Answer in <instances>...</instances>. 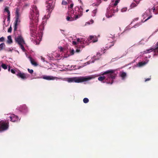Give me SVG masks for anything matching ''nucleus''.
<instances>
[{"label": "nucleus", "mask_w": 158, "mask_h": 158, "mask_svg": "<svg viewBox=\"0 0 158 158\" xmlns=\"http://www.w3.org/2000/svg\"><path fill=\"white\" fill-rule=\"evenodd\" d=\"M3 0H0V2H2Z\"/></svg>", "instance_id": "nucleus-59"}, {"label": "nucleus", "mask_w": 158, "mask_h": 158, "mask_svg": "<svg viewBox=\"0 0 158 158\" xmlns=\"http://www.w3.org/2000/svg\"><path fill=\"white\" fill-rule=\"evenodd\" d=\"M92 5L93 6H98L99 4L98 3V4L93 3V4Z\"/></svg>", "instance_id": "nucleus-43"}, {"label": "nucleus", "mask_w": 158, "mask_h": 158, "mask_svg": "<svg viewBox=\"0 0 158 158\" xmlns=\"http://www.w3.org/2000/svg\"><path fill=\"white\" fill-rule=\"evenodd\" d=\"M1 68L0 67V71H1Z\"/></svg>", "instance_id": "nucleus-62"}, {"label": "nucleus", "mask_w": 158, "mask_h": 158, "mask_svg": "<svg viewBox=\"0 0 158 158\" xmlns=\"http://www.w3.org/2000/svg\"><path fill=\"white\" fill-rule=\"evenodd\" d=\"M3 22L4 23L5 22V20H4L3 21Z\"/></svg>", "instance_id": "nucleus-63"}, {"label": "nucleus", "mask_w": 158, "mask_h": 158, "mask_svg": "<svg viewBox=\"0 0 158 158\" xmlns=\"http://www.w3.org/2000/svg\"><path fill=\"white\" fill-rule=\"evenodd\" d=\"M10 19V14H8L7 16V20L9 21Z\"/></svg>", "instance_id": "nucleus-40"}, {"label": "nucleus", "mask_w": 158, "mask_h": 158, "mask_svg": "<svg viewBox=\"0 0 158 158\" xmlns=\"http://www.w3.org/2000/svg\"><path fill=\"white\" fill-rule=\"evenodd\" d=\"M15 20L14 23V31L15 32V31H17V26L19 25L21 22V18L15 17Z\"/></svg>", "instance_id": "nucleus-7"}, {"label": "nucleus", "mask_w": 158, "mask_h": 158, "mask_svg": "<svg viewBox=\"0 0 158 158\" xmlns=\"http://www.w3.org/2000/svg\"><path fill=\"white\" fill-rule=\"evenodd\" d=\"M15 17L21 18V14L20 12V9L17 8L15 9Z\"/></svg>", "instance_id": "nucleus-14"}, {"label": "nucleus", "mask_w": 158, "mask_h": 158, "mask_svg": "<svg viewBox=\"0 0 158 158\" xmlns=\"http://www.w3.org/2000/svg\"><path fill=\"white\" fill-rule=\"evenodd\" d=\"M60 49L61 51H62L63 50V48L62 47H60Z\"/></svg>", "instance_id": "nucleus-48"}, {"label": "nucleus", "mask_w": 158, "mask_h": 158, "mask_svg": "<svg viewBox=\"0 0 158 158\" xmlns=\"http://www.w3.org/2000/svg\"><path fill=\"white\" fill-rule=\"evenodd\" d=\"M127 8H124L122 9L121 11L122 12H124L126 11L127 10Z\"/></svg>", "instance_id": "nucleus-34"}, {"label": "nucleus", "mask_w": 158, "mask_h": 158, "mask_svg": "<svg viewBox=\"0 0 158 158\" xmlns=\"http://www.w3.org/2000/svg\"><path fill=\"white\" fill-rule=\"evenodd\" d=\"M115 42H114L113 40L112 42H108L107 44V46L106 47V48H110L114 45Z\"/></svg>", "instance_id": "nucleus-18"}, {"label": "nucleus", "mask_w": 158, "mask_h": 158, "mask_svg": "<svg viewBox=\"0 0 158 158\" xmlns=\"http://www.w3.org/2000/svg\"><path fill=\"white\" fill-rule=\"evenodd\" d=\"M94 36L91 35L90 36V38L91 40H92L94 38Z\"/></svg>", "instance_id": "nucleus-50"}, {"label": "nucleus", "mask_w": 158, "mask_h": 158, "mask_svg": "<svg viewBox=\"0 0 158 158\" xmlns=\"http://www.w3.org/2000/svg\"><path fill=\"white\" fill-rule=\"evenodd\" d=\"M97 9H95L92 12V16H94L96 15V14L97 12Z\"/></svg>", "instance_id": "nucleus-26"}, {"label": "nucleus", "mask_w": 158, "mask_h": 158, "mask_svg": "<svg viewBox=\"0 0 158 158\" xmlns=\"http://www.w3.org/2000/svg\"><path fill=\"white\" fill-rule=\"evenodd\" d=\"M151 80V78H148L147 79H145V82H146L147 81H149Z\"/></svg>", "instance_id": "nucleus-46"}, {"label": "nucleus", "mask_w": 158, "mask_h": 158, "mask_svg": "<svg viewBox=\"0 0 158 158\" xmlns=\"http://www.w3.org/2000/svg\"><path fill=\"white\" fill-rule=\"evenodd\" d=\"M19 110L23 113H26L28 111L27 107L25 105H23L19 107Z\"/></svg>", "instance_id": "nucleus-12"}, {"label": "nucleus", "mask_w": 158, "mask_h": 158, "mask_svg": "<svg viewBox=\"0 0 158 158\" xmlns=\"http://www.w3.org/2000/svg\"><path fill=\"white\" fill-rule=\"evenodd\" d=\"M5 47V45L4 43H2L0 44V51L4 49Z\"/></svg>", "instance_id": "nucleus-22"}, {"label": "nucleus", "mask_w": 158, "mask_h": 158, "mask_svg": "<svg viewBox=\"0 0 158 158\" xmlns=\"http://www.w3.org/2000/svg\"><path fill=\"white\" fill-rule=\"evenodd\" d=\"M83 101L84 103H86L89 102V100L88 98H85L83 100Z\"/></svg>", "instance_id": "nucleus-29"}, {"label": "nucleus", "mask_w": 158, "mask_h": 158, "mask_svg": "<svg viewBox=\"0 0 158 158\" xmlns=\"http://www.w3.org/2000/svg\"><path fill=\"white\" fill-rule=\"evenodd\" d=\"M10 66H9V67H8V71H10Z\"/></svg>", "instance_id": "nucleus-52"}, {"label": "nucleus", "mask_w": 158, "mask_h": 158, "mask_svg": "<svg viewBox=\"0 0 158 158\" xmlns=\"http://www.w3.org/2000/svg\"><path fill=\"white\" fill-rule=\"evenodd\" d=\"M29 58L32 64L35 66H37L38 65L37 63L34 61V60L31 57L29 56Z\"/></svg>", "instance_id": "nucleus-15"}, {"label": "nucleus", "mask_w": 158, "mask_h": 158, "mask_svg": "<svg viewBox=\"0 0 158 158\" xmlns=\"http://www.w3.org/2000/svg\"><path fill=\"white\" fill-rule=\"evenodd\" d=\"M120 0H116L114 2L113 7H116V6L118 4V3L119 2Z\"/></svg>", "instance_id": "nucleus-25"}, {"label": "nucleus", "mask_w": 158, "mask_h": 158, "mask_svg": "<svg viewBox=\"0 0 158 158\" xmlns=\"http://www.w3.org/2000/svg\"><path fill=\"white\" fill-rule=\"evenodd\" d=\"M77 42H80L81 43V42H82L81 41H80V39L79 38H77Z\"/></svg>", "instance_id": "nucleus-47"}, {"label": "nucleus", "mask_w": 158, "mask_h": 158, "mask_svg": "<svg viewBox=\"0 0 158 158\" xmlns=\"http://www.w3.org/2000/svg\"><path fill=\"white\" fill-rule=\"evenodd\" d=\"M89 11V10H86V12H88Z\"/></svg>", "instance_id": "nucleus-58"}, {"label": "nucleus", "mask_w": 158, "mask_h": 158, "mask_svg": "<svg viewBox=\"0 0 158 158\" xmlns=\"http://www.w3.org/2000/svg\"><path fill=\"white\" fill-rule=\"evenodd\" d=\"M67 2L66 1H65L64 0H63L62 1V5H67Z\"/></svg>", "instance_id": "nucleus-32"}, {"label": "nucleus", "mask_w": 158, "mask_h": 158, "mask_svg": "<svg viewBox=\"0 0 158 158\" xmlns=\"http://www.w3.org/2000/svg\"><path fill=\"white\" fill-rule=\"evenodd\" d=\"M15 41L19 44H25V41L21 35H19L15 38Z\"/></svg>", "instance_id": "nucleus-8"}, {"label": "nucleus", "mask_w": 158, "mask_h": 158, "mask_svg": "<svg viewBox=\"0 0 158 158\" xmlns=\"http://www.w3.org/2000/svg\"><path fill=\"white\" fill-rule=\"evenodd\" d=\"M137 6L136 4L135 3H132L131 5V6L132 7H134Z\"/></svg>", "instance_id": "nucleus-35"}, {"label": "nucleus", "mask_w": 158, "mask_h": 158, "mask_svg": "<svg viewBox=\"0 0 158 158\" xmlns=\"http://www.w3.org/2000/svg\"><path fill=\"white\" fill-rule=\"evenodd\" d=\"M80 52V50L79 49H77L76 50V52Z\"/></svg>", "instance_id": "nucleus-51"}, {"label": "nucleus", "mask_w": 158, "mask_h": 158, "mask_svg": "<svg viewBox=\"0 0 158 158\" xmlns=\"http://www.w3.org/2000/svg\"><path fill=\"white\" fill-rule=\"evenodd\" d=\"M73 4L72 3L70 4V6L69 7V10H70V9H72L73 7Z\"/></svg>", "instance_id": "nucleus-37"}, {"label": "nucleus", "mask_w": 158, "mask_h": 158, "mask_svg": "<svg viewBox=\"0 0 158 158\" xmlns=\"http://www.w3.org/2000/svg\"><path fill=\"white\" fill-rule=\"evenodd\" d=\"M108 37L109 39H108V40H110V39H112L113 40V38L115 37V36L114 35H112L111 34H109L108 35Z\"/></svg>", "instance_id": "nucleus-24"}, {"label": "nucleus", "mask_w": 158, "mask_h": 158, "mask_svg": "<svg viewBox=\"0 0 158 158\" xmlns=\"http://www.w3.org/2000/svg\"><path fill=\"white\" fill-rule=\"evenodd\" d=\"M90 24V23H89V22H86V23H85V25H86V24H88L89 25V24Z\"/></svg>", "instance_id": "nucleus-53"}, {"label": "nucleus", "mask_w": 158, "mask_h": 158, "mask_svg": "<svg viewBox=\"0 0 158 158\" xmlns=\"http://www.w3.org/2000/svg\"><path fill=\"white\" fill-rule=\"evenodd\" d=\"M30 13V19L32 20V22L33 23H35V25H37L39 21V11L37 7L36 6L34 7L32 10L31 11Z\"/></svg>", "instance_id": "nucleus-3"}, {"label": "nucleus", "mask_w": 158, "mask_h": 158, "mask_svg": "<svg viewBox=\"0 0 158 158\" xmlns=\"http://www.w3.org/2000/svg\"><path fill=\"white\" fill-rule=\"evenodd\" d=\"M118 11V9L116 7L113 6L109 7L107 9V13L106 14V16L108 18L111 17L114 15V13L115 12H117Z\"/></svg>", "instance_id": "nucleus-4"}, {"label": "nucleus", "mask_w": 158, "mask_h": 158, "mask_svg": "<svg viewBox=\"0 0 158 158\" xmlns=\"http://www.w3.org/2000/svg\"><path fill=\"white\" fill-rule=\"evenodd\" d=\"M4 38L3 37H2L0 38V41L1 42H2L4 41Z\"/></svg>", "instance_id": "nucleus-38"}, {"label": "nucleus", "mask_w": 158, "mask_h": 158, "mask_svg": "<svg viewBox=\"0 0 158 158\" xmlns=\"http://www.w3.org/2000/svg\"><path fill=\"white\" fill-rule=\"evenodd\" d=\"M83 67V66H80V67L79 68V69L81 68H82Z\"/></svg>", "instance_id": "nucleus-56"}, {"label": "nucleus", "mask_w": 158, "mask_h": 158, "mask_svg": "<svg viewBox=\"0 0 158 158\" xmlns=\"http://www.w3.org/2000/svg\"><path fill=\"white\" fill-rule=\"evenodd\" d=\"M74 52V51L73 49H72L71 52V55H73Z\"/></svg>", "instance_id": "nucleus-42"}, {"label": "nucleus", "mask_w": 158, "mask_h": 158, "mask_svg": "<svg viewBox=\"0 0 158 158\" xmlns=\"http://www.w3.org/2000/svg\"><path fill=\"white\" fill-rule=\"evenodd\" d=\"M91 23H93V22H94V21H93V20H91Z\"/></svg>", "instance_id": "nucleus-57"}, {"label": "nucleus", "mask_w": 158, "mask_h": 158, "mask_svg": "<svg viewBox=\"0 0 158 158\" xmlns=\"http://www.w3.org/2000/svg\"><path fill=\"white\" fill-rule=\"evenodd\" d=\"M152 17V16H150L149 17H148L146 19L144 22H146L148 20L150 19Z\"/></svg>", "instance_id": "nucleus-41"}, {"label": "nucleus", "mask_w": 158, "mask_h": 158, "mask_svg": "<svg viewBox=\"0 0 158 158\" xmlns=\"http://www.w3.org/2000/svg\"><path fill=\"white\" fill-rule=\"evenodd\" d=\"M1 66L4 69H7V66L6 64H2Z\"/></svg>", "instance_id": "nucleus-28"}, {"label": "nucleus", "mask_w": 158, "mask_h": 158, "mask_svg": "<svg viewBox=\"0 0 158 158\" xmlns=\"http://www.w3.org/2000/svg\"><path fill=\"white\" fill-rule=\"evenodd\" d=\"M7 43L9 44H10L12 43L13 41L11 39V37L10 35H9L7 37Z\"/></svg>", "instance_id": "nucleus-19"}, {"label": "nucleus", "mask_w": 158, "mask_h": 158, "mask_svg": "<svg viewBox=\"0 0 158 158\" xmlns=\"http://www.w3.org/2000/svg\"><path fill=\"white\" fill-rule=\"evenodd\" d=\"M115 70H109L104 72L102 75L107 74V77L106 79V82L108 84H112L113 82V79H115L116 74L114 73Z\"/></svg>", "instance_id": "nucleus-2"}, {"label": "nucleus", "mask_w": 158, "mask_h": 158, "mask_svg": "<svg viewBox=\"0 0 158 158\" xmlns=\"http://www.w3.org/2000/svg\"><path fill=\"white\" fill-rule=\"evenodd\" d=\"M43 78L48 80H57L60 79V78H58L56 77H53L48 76H43Z\"/></svg>", "instance_id": "nucleus-11"}, {"label": "nucleus", "mask_w": 158, "mask_h": 158, "mask_svg": "<svg viewBox=\"0 0 158 158\" xmlns=\"http://www.w3.org/2000/svg\"><path fill=\"white\" fill-rule=\"evenodd\" d=\"M12 27L10 26L8 30V32H10V33L11 32V31H12Z\"/></svg>", "instance_id": "nucleus-36"}, {"label": "nucleus", "mask_w": 158, "mask_h": 158, "mask_svg": "<svg viewBox=\"0 0 158 158\" xmlns=\"http://www.w3.org/2000/svg\"><path fill=\"white\" fill-rule=\"evenodd\" d=\"M69 14H70L69 12V13H68V15H69Z\"/></svg>", "instance_id": "nucleus-61"}, {"label": "nucleus", "mask_w": 158, "mask_h": 158, "mask_svg": "<svg viewBox=\"0 0 158 158\" xmlns=\"http://www.w3.org/2000/svg\"><path fill=\"white\" fill-rule=\"evenodd\" d=\"M100 53H99V52H98V53H97V55H100Z\"/></svg>", "instance_id": "nucleus-55"}, {"label": "nucleus", "mask_w": 158, "mask_h": 158, "mask_svg": "<svg viewBox=\"0 0 158 158\" xmlns=\"http://www.w3.org/2000/svg\"><path fill=\"white\" fill-rule=\"evenodd\" d=\"M11 72L13 74H15V70L13 69H11Z\"/></svg>", "instance_id": "nucleus-39"}, {"label": "nucleus", "mask_w": 158, "mask_h": 158, "mask_svg": "<svg viewBox=\"0 0 158 158\" xmlns=\"http://www.w3.org/2000/svg\"><path fill=\"white\" fill-rule=\"evenodd\" d=\"M5 11L7 12L8 14H10V11L9 10V7H6L4 9Z\"/></svg>", "instance_id": "nucleus-27"}, {"label": "nucleus", "mask_w": 158, "mask_h": 158, "mask_svg": "<svg viewBox=\"0 0 158 158\" xmlns=\"http://www.w3.org/2000/svg\"><path fill=\"white\" fill-rule=\"evenodd\" d=\"M73 44L74 45H76L77 44V42L76 41H73Z\"/></svg>", "instance_id": "nucleus-45"}, {"label": "nucleus", "mask_w": 158, "mask_h": 158, "mask_svg": "<svg viewBox=\"0 0 158 158\" xmlns=\"http://www.w3.org/2000/svg\"><path fill=\"white\" fill-rule=\"evenodd\" d=\"M156 46L155 47L154 49V55H158V42L156 44Z\"/></svg>", "instance_id": "nucleus-16"}, {"label": "nucleus", "mask_w": 158, "mask_h": 158, "mask_svg": "<svg viewBox=\"0 0 158 158\" xmlns=\"http://www.w3.org/2000/svg\"><path fill=\"white\" fill-rule=\"evenodd\" d=\"M139 24H135L134 26V27H138L139 26Z\"/></svg>", "instance_id": "nucleus-44"}, {"label": "nucleus", "mask_w": 158, "mask_h": 158, "mask_svg": "<svg viewBox=\"0 0 158 158\" xmlns=\"http://www.w3.org/2000/svg\"><path fill=\"white\" fill-rule=\"evenodd\" d=\"M9 127L8 122H5L1 121L0 122V131H4L7 130Z\"/></svg>", "instance_id": "nucleus-6"}, {"label": "nucleus", "mask_w": 158, "mask_h": 158, "mask_svg": "<svg viewBox=\"0 0 158 158\" xmlns=\"http://www.w3.org/2000/svg\"><path fill=\"white\" fill-rule=\"evenodd\" d=\"M75 10L76 11H78V12H76L75 13L74 17L75 18V19L76 20L82 15L83 9L81 6L79 7H77L75 8Z\"/></svg>", "instance_id": "nucleus-5"}, {"label": "nucleus", "mask_w": 158, "mask_h": 158, "mask_svg": "<svg viewBox=\"0 0 158 158\" xmlns=\"http://www.w3.org/2000/svg\"><path fill=\"white\" fill-rule=\"evenodd\" d=\"M153 11H154L155 10V7H153Z\"/></svg>", "instance_id": "nucleus-54"}, {"label": "nucleus", "mask_w": 158, "mask_h": 158, "mask_svg": "<svg viewBox=\"0 0 158 158\" xmlns=\"http://www.w3.org/2000/svg\"><path fill=\"white\" fill-rule=\"evenodd\" d=\"M66 19L67 21H72L73 20H74V19L73 18H70L69 16H68L66 18Z\"/></svg>", "instance_id": "nucleus-30"}, {"label": "nucleus", "mask_w": 158, "mask_h": 158, "mask_svg": "<svg viewBox=\"0 0 158 158\" xmlns=\"http://www.w3.org/2000/svg\"><path fill=\"white\" fill-rule=\"evenodd\" d=\"M105 79V76H100L98 78V80L100 81H102L104 80Z\"/></svg>", "instance_id": "nucleus-23"}, {"label": "nucleus", "mask_w": 158, "mask_h": 158, "mask_svg": "<svg viewBox=\"0 0 158 158\" xmlns=\"http://www.w3.org/2000/svg\"><path fill=\"white\" fill-rule=\"evenodd\" d=\"M44 58L41 57V59L44 62Z\"/></svg>", "instance_id": "nucleus-49"}, {"label": "nucleus", "mask_w": 158, "mask_h": 158, "mask_svg": "<svg viewBox=\"0 0 158 158\" xmlns=\"http://www.w3.org/2000/svg\"><path fill=\"white\" fill-rule=\"evenodd\" d=\"M23 44H19L20 45V48L23 51H25V49L23 46Z\"/></svg>", "instance_id": "nucleus-31"}, {"label": "nucleus", "mask_w": 158, "mask_h": 158, "mask_svg": "<svg viewBox=\"0 0 158 158\" xmlns=\"http://www.w3.org/2000/svg\"><path fill=\"white\" fill-rule=\"evenodd\" d=\"M94 75L80 77H74L68 79L67 81L69 82L80 83L87 81L95 77Z\"/></svg>", "instance_id": "nucleus-1"}, {"label": "nucleus", "mask_w": 158, "mask_h": 158, "mask_svg": "<svg viewBox=\"0 0 158 158\" xmlns=\"http://www.w3.org/2000/svg\"><path fill=\"white\" fill-rule=\"evenodd\" d=\"M153 51L154 53V48H151L149 49L143 51V53L145 54L150 53L151 52Z\"/></svg>", "instance_id": "nucleus-17"}, {"label": "nucleus", "mask_w": 158, "mask_h": 158, "mask_svg": "<svg viewBox=\"0 0 158 158\" xmlns=\"http://www.w3.org/2000/svg\"><path fill=\"white\" fill-rule=\"evenodd\" d=\"M148 62V61H147V62L145 61L139 62L138 63L139 66V67H141L143 66H144V65L147 64Z\"/></svg>", "instance_id": "nucleus-20"}, {"label": "nucleus", "mask_w": 158, "mask_h": 158, "mask_svg": "<svg viewBox=\"0 0 158 158\" xmlns=\"http://www.w3.org/2000/svg\"><path fill=\"white\" fill-rule=\"evenodd\" d=\"M27 70L28 72L31 74H32L33 73V70L32 69H27Z\"/></svg>", "instance_id": "nucleus-33"}, {"label": "nucleus", "mask_w": 158, "mask_h": 158, "mask_svg": "<svg viewBox=\"0 0 158 158\" xmlns=\"http://www.w3.org/2000/svg\"><path fill=\"white\" fill-rule=\"evenodd\" d=\"M48 5L46 7L47 8V10L48 11H50V10H53L54 8V5L53 4L52 2L50 0L48 1Z\"/></svg>", "instance_id": "nucleus-10"}, {"label": "nucleus", "mask_w": 158, "mask_h": 158, "mask_svg": "<svg viewBox=\"0 0 158 158\" xmlns=\"http://www.w3.org/2000/svg\"><path fill=\"white\" fill-rule=\"evenodd\" d=\"M138 18H137L136 19V20H138Z\"/></svg>", "instance_id": "nucleus-60"}, {"label": "nucleus", "mask_w": 158, "mask_h": 158, "mask_svg": "<svg viewBox=\"0 0 158 158\" xmlns=\"http://www.w3.org/2000/svg\"><path fill=\"white\" fill-rule=\"evenodd\" d=\"M16 75L19 78H21L22 79L25 80L27 78L28 76L27 74L23 73H22L19 71L16 74Z\"/></svg>", "instance_id": "nucleus-9"}, {"label": "nucleus", "mask_w": 158, "mask_h": 158, "mask_svg": "<svg viewBox=\"0 0 158 158\" xmlns=\"http://www.w3.org/2000/svg\"><path fill=\"white\" fill-rule=\"evenodd\" d=\"M9 118L10 119V120L13 122H15L20 119H19L18 116L15 115L14 114L11 115Z\"/></svg>", "instance_id": "nucleus-13"}, {"label": "nucleus", "mask_w": 158, "mask_h": 158, "mask_svg": "<svg viewBox=\"0 0 158 158\" xmlns=\"http://www.w3.org/2000/svg\"><path fill=\"white\" fill-rule=\"evenodd\" d=\"M126 76V73L124 72H122L120 74V76L122 78V79H124Z\"/></svg>", "instance_id": "nucleus-21"}]
</instances>
